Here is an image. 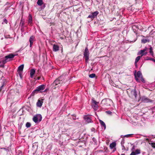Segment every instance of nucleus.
Listing matches in <instances>:
<instances>
[{
	"instance_id": "1",
	"label": "nucleus",
	"mask_w": 155,
	"mask_h": 155,
	"mask_svg": "<svg viewBox=\"0 0 155 155\" xmlns=\"http://www.w3.org/2000/svg\"><path fill=\"white\" fill-rule=\"evenodd\" d=\"M113 101L109 98H105L102 100L100 104L101 108L104 110L110 108Z\"/></svg>"
},
{
	"instance_id": "2",
	"label": "nucleus",
	"mask_w": 155,
	"mask_h": 155,
	"mask_svg": "<svg viewBox=\"0 0 155 155\" xmlns=\"http://www.w3.org/2000/svg\"><path fill=\"white\" fill-rule=\"evenodd\" d=\"M63 78L62 76H60L56 79L53 82L52 85L53 86L55 87V88L61 85L63 81Z\"/></svg>"
},
{
	"instance_id": "3",
	"label": "nucleus",
	"mask_w": 155,
	"mask_h": 155,
	"mask_svg": "<svg viewBox=\"0 0 155 155\" xmlns=\"http://www.w3.org/2000/svg\"><path fill=\"white\" fill-rule=\"evenodd\" d=\"M45 85H41L37 87L36 89L32 93V94L35 93H37L38 92H43V91L45 89Z\"/></svg>"
},
{
	"instance_id": "4",
	"label": "nucleus",
	"mask_w": 155,
	"mask_h": 155,
	"mask_svg": "<svg viewBox=\"0 0 155 155\" xmlns=\"http://www.w3.org/2000/svg\"><path fill=\"white\" fill-rule=\"evenodd\" d=\"M42 119L41 115L40 114H38L36 115L33 117V120L35 123H38Z\"/></svg>"
},
{
	"instance_id": "5",
	"label": "nucleus",
	"mask_w": 155,
	"mask_h": 155,
	"mask_svg": "<svg viewBox=\"0 0 155 155\" xmlns=\"http://www.w3.org/2000/svg\"><path fill=\"white\" fill-rule=\"evenodd\" d=\"M89 52L87 47L85 49L84 53V57L85 58L86 62H87L89 59Z\"/></svg>"
},
{
	"instance_id": "6",
	"label": "nucleus",
	"mask_w": 155,
	"mask_h": 155,
	"mask_svg": "<svg viewBox=\"0 0 155 155\" xmlns=\"http://www.w3.org/2000/svg\"><path fill=\"white\" fill-rule=\"evenodd\" d=\"M98 102L96 101L94 99V98H93L92 99V106L95 110H96L98 109Z\"/></svg>"
},
{
	"instance_id": "7",
	"label": "nucleus",
	"mask_w": 155,
	"mask_h": 155,
	"mask_svg": "<svg viewBox=\"0 0 155 155\" xmlns=\"http://www.w3.org/2000/svg\"><path fill=\"white\" fill-rule=\"evenodd\" d=\"M147 47H145L143 50H140L138 52L137 55H141V57L143 55H146L147 53V52H145L147 51Z\"/></svg>"
},
{
	"instance_id": "8",
	"label": "nucleus",
	"mask_w": 155,
	"mask_h": 155,
	"mask_svg": "<svg viewBox=\"0 0 155 155\" xmlns=\"http://www.w3.org/2000/svg\"><path fill=\"white\" fill-rule=\"evenodd\" d=\"M84 120L87 123H91V117L88 115H85L84 116Z\"/></svg>"
},
{
	"instance_id": "9",
	"label": "nucleus",
	"mask_w": 155,
	"mask_h": 155,
	"mask_svg": "<svg viewBox=\"0 0 155 155\" xmlns=\"http://www.w3.org/2000/svg\"><path fill=\"white\" fill-rule=\"evenodd\" d=\"M98 13L99 12L97 11H96L92 13L90 15H89L88 17V18L93 19L94 18L96 17Z\"/></svg>"
},
{
	"instance_id": "10",
	"label": "nucleus",
	"mask_w": 155,
	"mask_h": 155,
	"mask_svg": "<svg viewBox=\"0 0 155 155\" xmlns=\"http://www.w3.org/2000/svg\"><path fill=\"white\" fill-rule=\"evenodd\" d=\"M16 55H15L12 53L10 54L5 56V59L4 60H6V61L7 62L8 61V59L12 58H14V57Z\"/></svg>"
},
{
	"instance_id": "11",
	"label": "nucleus",
	"mask_w": 155,
	"mask_h": 155,
	"mask_svg": "<svg viewBox=\"0 0 155 155\" xmlns=\"http://www.w3.org/2000/svg\"><path fill=\"white\" fill-rule=\"evenodd\" d=\"M35 41V37L34 35L31 36L29 40V41L30 43V46L31 47L34 43V42Z\"/></svg>"
},
{
	"instance_id": "12",
	"label": "nucleus",
	"mask_w": 155,
	"mask_h": 155,
	"mask_svg": "<svg viewBox=\"0 0 155 155\" xmlns=\"http://www.w3.org/2000/svg\"><path fill=\"white\" fill-rule=\"evenodd\" d=\"M141 101L143 102H151V101L150 99H149L147 97L145 96H143L141 98Z\"/></svg>"
},
{
	"instance_id": "13",
	"label": "nucleus",
	"mask_w": 155,
	"mask_h": 155,
	"mask_svg": "<svg viewBox=\"0 0 155 155\" xmlns=\"http://www.w3.org/2000/svg\"><path fill=\"white\" fill-rule=\"evenodd\" d=\"M24 67V64H21L20 65L18 68V73L20 76H21V73H20V71H23Z\"/></svg>"
},
{
	"instance_id": "14",
	"label": "nucleus",
	"mask_w": 155,
	"mask_h": 155,
	"mask_svg": "<svg viewBox=\"0 0 155 155\" xmlns=\"http://www.w3.org/2000/svg\"><path fill=\"white\" fill-rule=\"evenodd\" d=\"M43 99H42L41 100H38L37 103V106L41 107L42 104L43 103Z\"/></svg>"
},
{
	"instance_id": "15",
	"label": "nucleus",
	"mask_w": 155,
	"mask_h": 155,
	"mask_svg": "<svg viewBox=\"0 0 155 155\" xmlns=\"http://www.w3.org/2000/svg\"><path fill=\"white\" fill-rule=\"evenodd\" d=\"M59 50V47L56 45H54L53 46V50L54 51H57Z\"/></svg>"
},
{
	"instance_id": "16",
	"label": "nucleus",
	"mask_w": 155,
	"mask_h": 155,
	"mask_svg": "<svg viewBox=\"0 0 155 155\" xmlns=\"http://www.w3.org/2000/svg\"><path fill=\"white\" fill-rule=\"evenodd\" d=\"M131 94L133 95L135 98L137 97V92L135 89L132 90L131 91Z\"/></svg>"
},
{
	"instance_id": "17",
	"label": "nucleus",
	"mask_w": 155,
	"mask_h": 155,
	"mask_svg": "<svg viewBox=\"0 0 155 155\" xmlns=\"http://www.w3.org/2000/svg\"><path fill=\"white\" fill-rule=\"evenodd\" d=\"M32 18L31 15L29 14L28 17V24L31 25L32 24Z\"/></svg>"
},
{
	"instance_id": "18",
	"label": "nucleus",
	"mask_w": 155,
	"mask_h": 155,
	"mask_svg": "<svg viewBox=\"0 0 155 155\" xmlns=\"http://www.w3.org/2000/svg\"><path fill=\"white\" fill-rule=\"evenodd\" d=\"M99 122L101 125V126L104 127V129L105 130L106 128V126L105 123L102 120H100Z\"/></svg>"
},
{
	"instance_id": "19",
	"label": "nucleus",
	"mask_w": 155,
	"mask_h": 155,
	"mask_svg": "<svg viewBox=\"0 0 155 155\" xmlns=\"http://www.w3.org/2000/svg\"><path fill=\"white\" fill-rule=\"evenodd\" d=\"M35 73V70L34 69H32L30 71V76L31 78H32L33 76L34 75V74Z\"/></svg>"
},
{
	"instance_id": "20",
	"label": "nucleus",
	"mask_w": 155,
	"mask_h": 155,
	"mask_svg": "<svg viewBox=\"0 0 155 155\" xmlns=\"http://www.w3.org/2000/svg\"><path fill=\"white\" fill-rule=\"evenodd\" d=\"M24 25V21H23L21 19L20 23L19 26H21V30H22V28H23Z\"/></svg>"
},
{
	"instance_id": "21",
	"label": "nucleus",
	"mask_w": 155,
	"mask_h": 155,
	"mask_svg": "<svg viewBox=\"0 0 155 155\" xmlns=\"http://www.w3.org/2000/svg\"><path fill=\"white\" fill-rule=\"evenodd\" d=\"M116 144L115 142H113L110 143V148L111 149H113L116 146Z\"/></svg>"
},
{
	"instance_id": "22",
	"label": "nucleus",
	"mask_w": 155,
	"mask_h": 155,
	"mask_svg": "<svg viewBox=\"0 0 155 155\" xmlns=\"http://www.w3.org/2000/svg\"><path fill=\"white\" fill-rule=\"evenodd\" d=\"M6 62V60H3L2 61L1 63L0 64V67H4V65L5 63Z\"/></svg>"
},
{
	"instance_id": "23",
	"label": "nucleus",
	"mask_w": 155,
	"mask_h": 155,
	"mask_svg": "<svg viewBox=\"0 0 155 155\" xmlns=\"http://www.w3.org/2000/svg\"><path fill=\"white\" fill-rule=\"evenodd\" d=\"M150 40L148 39L143 38L141 40V42L143 43H145L147 42H149Z\"/></svg>"
},
{
	"instance_id": "24",
	"label": "nucleus",
	"mask_w": 155,
	"mask_h": 155,
	"mask_svg": "<svg viewBox=\"0 0 155 155\" xmlns=\"http://www.w3.org/2000/svg\"><path fill=\"white\" fill-rule=\"evenodd\" d=\"M137 77L141 78V77L142 76V73L140 71H137V74H136Z\"/></svg>"
},
{
	"instance_id": "25",
	"label": "nucleus",
	"mask_w": 155,
	"mask_h": 155,
	"mask_svg": "<svg viewBox=\"0 0 155 155\" xmlns=\"http://www.w3.org/2000/svg\"><path fill=\"white\" fill-rule=\"evenodd\" d=\"M37 4L40 6L41 5L43 4V1L42 0H38L37 2Z\"/></svg>"
},
{
	"instance_id": "26",
	"label": "nucleus",
	"mask_w": 155,
	"mask_h": 155,
	"mask_svg": "<svg viewBox=\"0 0 155 155\" xmlns=\"http://www.w3.org/2000/svg\"><path fill=\"white\" fill-rule=\"evenodd\" d=\"M153 48L151 47L150 48V51L149 53L150 54L153 56Z\"/></svg>"
},
{
	"instance_id": "27",
	"label": "nucleus",
	"mask_w": 155,
	"mask_h": 155,
	"mask_svg": "<svg viewBox=\"0 0 155 155\" xmlns=\"http://www.w3.org/2000/svg\"><path fill=\"white\" fill-rule=\"evenodd\" d=\"M140 57H141L140 56H138L136 58L135 62V64L137 63L139 61L140 58Z\"/></svg>"
},
{
	"instance_id": "28",
	"label": "nucleus",
	"mask_w": 155,
	"mask_h": 155,
	"mask_svg": "<svg viewBox=\"0 0 155 155\" xmlns=\"http://www.w3.org/2000/svg\"><path fill=\"white\" fill-rule=\"evenodd\" d=\"M89 76V77L91 78H93L95 77L96 75L95 74L93 73L90 74Z\"/></svg>"
},
{
	"instance_id": "29",
	"label": "nucleus",
	"mask_w": 155,
	"mask_h": 155,
	"mask_svg": "<svg viewBox=\"0 0 155 155\" xmlns=\"http://www.w3.org/2000/svg\"><path fill=\"white\" fill-rule=\"evenodd\" d=\"M136 71H135V73H134V76H135V80H136V81H137L139 82V79L137 77V76L136 74H135V73H136Z\"/></svg>"
},
{
	"instance_id": "30",
	"label": "nucleus",
	"mask_w": 155,
	"mask_h": 155,
	"mask_svg": "<svg viewBox=\"0 0 155 155\" xmlns=\"http://www.w3.org/2000/svg\"><path fill=\"white\" fill-rule=\"evenodd\" d=\"M31 126V124L29 122H27L26 124V127L27 128H29Z\"/></svg>"
},
{
	"instance_id": "31",
	"label": "nucleus",
	"mask_w": 155,
	"mask_h": 155,
	"mask_svg": "<svg viewBox=\"0 0 155 155\" xmlns=\"http://www.w3.org/2000/svg\"><path fill=\"white\" fill-rule=\"evenodd\" d=\"M135 152L136 155L139 154L140 153V150L139 149H137L136 150Z\"/></svg>"
},
{
	"instance_id": "32",
	"label": "nucleus",
	"mask_w": 155,
	"mask_h": 155,
	"mask_svg": "<svg viewBox=\"0 0 155 155\" xmlns=\"http://www.w3.org/2000/svg\"><path fill=\"white\" fill-rule=\"evenodd\" d=\"M147 60H150L152 61H153L155 62V59L152 58H150V57H147Z\"/></svg>"
},
{
	"instance_id": "33",
	"label": "nucleus",
	"mask_w": 155,
	"mask_h": 155,
	"mask_svg": "<svg viewBox=\"0 0 155 155\" xmlns=\"http://www.w3.org/2000/svg\"><path fill=\"white\" fill-rule=\"evenodd\" d=\"M140 78H141V81L145 83V81L144 79L143 78V77L142 76Z\"/></svg>"
},
{
	"instance_id": "34",
	"label": "nucleus",
	"mask_w": 155,
	"mask_h": 155,
	"mask_svg": "<svg viewBox=\"0 0 155 155\" xmlns=\"http://www.w3.org/2000/svg\"><path fill=\"white\" fill-rule=\"evenodd\" d=\"M135 28H137L138 29V25H133V26L132 27V28H133V29H134Z\"/></svg>"
},
{
	"instance_id": "35",
	"label": "nucleus",
	"mask_w": 155,
	"mask_h": 155,
	"mask_svg": "<svg viewBox=\"0 0 155 155\" xmlns=\"http://www.w3.org/2000/svg\"><path fill=\"white\" fill-rule=\"evenodd\" d=\"M106 113L108 114H112V112L110 111H106Z\"/></svg>"
},
{
	"instance_id": "36",
	"label": "nucleus",
	"mask_w": 155,
	"mask_h": 155,
	"mask_svg": "<svg viewBox=\"0 0 155 155\" xmlns=\"http://www.w3.org/2000/svg\"><path fill=\"white\" fill-rule=\"evenodd\" d=\"M151 145L153 147L155 148V143H151Z\"/></svg>"
},
{
	"instance_id": "37",
	"label": "nucleus",
	"mask_w": 155,
	"mask_h": 155,
	"mask_svg": "<svg viewBox=\"0 0 155 155\" xmlns=\"http://www.w3.org/2000/svg\"><path fill=\"white\" fill-rule=\"evenodd\" d=\"M124 143V139L122 140L121 142V145H123Z\"/></svg>"
},
{
	"instance_id": "38",
	"label": "nucleus",
	"mask_w": 155,
	"mask_h": 155,
	"mask_svg": "<svg viewBox=\"0 0 155 155\" xmlns=\"http://www.w3.org/2000/svg\"><path fill=\"white\" fill-rule=\"evenodd\" d=\"M4 85V83H3V84L2 85V86L0 87V92L2 91V90L3 87Z\"/></svg>"
},
{
	"instance_id": "39",
	"label": "nucleus",
	"mask_w": 155,
	"mask_h": 155,
	"mask_svg": "<svg viewBox=\"0 0 155 155\" xmlns=\"http://www.w3.org/2000/svg\"><path fill=\"white\" fill-rule=\"evenodd\" d=\"M3 21H4V22L6 24H7V23H8V21L7 20L5 19V18H4L3 20Z\"/></svg>"
},
{
	"instance_id": "40",
	"label": "nucleus",
	"mask_w": 155,
	"mask_h": 155,
	"mask_svg": "<svg viewBox=\"0 0 155 155\" xmlns=\"http://www.w3.org/2000/svg\"><path fill=\"white\" fill-rule=\"evenodd\" d=\"M132 134H127L125 135V137H129L131 136Z\"/></svg>"
},
{
	"instance_id": "41",
	"label": "nucleus",
	"mask_w": 155,
	"mask_h": 155,
	"mask_svg": "<svg viewBox=\"0 0 155 155\" xmlns=\"http://www.w3.org/2000/svg\"><path fill=\"white\" fill-rule=\"evenodd\" d=\"M130 155H136L135 152H132Z\"/></svg>"
},
{
	"instance_id": "42",
	"label": "nucleus",
	"mask_w": 155,
	"mask_h": 155,
	"mask_svg": "<svg viewBox=\"0 0 155 155\" xmlns=\"http://www.w3.org/2000/svg\"><path fill=\"white\" fill-rule=\"evenodd\" d=\"M93 140L94 142H96V140L94 137L93 138Z\"/></svg>"
},
{
	"instance_id": "43",
	"label": "nucleus",
	"mask_w": 155,
	"mask_h": 155,
	"mask_svg": "<svg viewBox=\"0 0 155 155\" xmlns=\"http://www.w3.org/2000/svg\"><path fill=\"white\" fill-rule=\"evenodd\" d=\"M91 131H94L95 130V129L94 128H92L91 129Z\"/></svg>"
},
{
	"instance_id": "44",
	"label": "nucleus",
	"mask_w": 155,
	"mask_h": 155,
	"mask_svg": "<svg viewBox=\"0 0 155 155\" xmlns=\"http://www.w3.org/2000/svg\"><path fill=\"white\" fill-rule=\"evenodd\" d=\"M134 149H135V146H133V147H132V150H134Z\"/></svg>"
},
{
	"instance_id": "45",
	"label": "nucleus",
	"mask_w": 155,
	"mask_h": 155,
	"mask_svg": "<svg viewBox=\"0 0 155 155\" xmlns=\"http://www.w3.org/2000/svg\"><path fill=\"white\" fill-rule=\"evenodd\" d=\"M121 146L123 148H125V147L124 146V144L123 145H121Z\"/></svg>"
},
{
	"instance_id": "46",
	"label": "nucleus",
	"mask_w": 155,
	"mask_h": 155,
	"mask_svg": "<svg viewBox=\"0 0 155 155\" xmlns=\"http://www.w3.org/2000/svg\"><path fill=\"white\" fill-rule=\"evenodd\" d=\"M23 28H24L23 27V28H22V30H21V31H23Z\"/></svg>"
},
{
	"instance_id": "47",
	"label": "nucleus",
	"mask_w": 155,
	"mask_h": 155,
	"mask_svg": "<svg viewBox=\"0 0 155 155\" xmlns=\"http://www.w3.org/2000/svg\"><path fill=\"white\" fill-rule=\"evenodd\" d=\"M2 61H0V64H1V63Z\"/></svg>"
},
{
	"instance_id": "48",
	"label": "nucleus",
	"mask_w": 155,
	"mask_h": 155,
	"mask_svg": "<svg viewBox=\"0 0 155 155\" xmlns=\"http://www.w3.org/2000/svg\"><path fill=\"white\" fill-rule=\"evenodd\" d=\"M146 140H148V138H147V139H146Z\"/></svg>"
}]
</instances>
